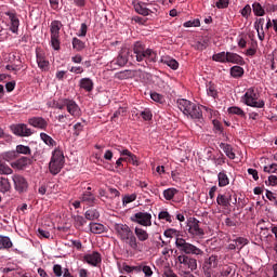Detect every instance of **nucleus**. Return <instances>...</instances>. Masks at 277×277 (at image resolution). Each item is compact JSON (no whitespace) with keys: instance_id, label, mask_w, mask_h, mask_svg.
<instances>
[{"instance_id":"nucleus-60","label":"nucleus","mask_w":277,"mask_h":277,"mask_svg":"<svg viewBox=\"0 0 277 277\" xmlns=\"http://www.w3.org/2000/svg\"><path fill=\"white\" fill-rule=\"evenodd\" d=\"M263 170L267 174H274L275 172H277V163H272L271 166H265Z\"/></svg>"},{"instance_id":"nucleus-3","label":"nucleus","mask_w":277,"mask_h":277,"mask_svg":"<svg viewBox=\"0 0 277 277\" xmlns=\"http://www.w3.org/2000/svg\"><path fill=\"white\" fill-rule=\"evenodd\" d=\"M177 107L185 116H189L193 120H197V122L202 120V109L195 103H192L188 100H179Z\"/></svg>"},{"instance_id":"nucleus-20","label":"nucleus","mask_w":277,"mask_h":277,"mask_svg":"<svg viewBox=\"0 0 277 277\" xmlns=\"http://www.w3.org/2000/svg\"><path fill=\"white\" fill-rule=\"evenodd\" d=\"M133 78H135V70L132 69H126L115 74V79H118L119 81Z\"/></svg>"},{"instance_id":"nucleus-27","label":"nucleus","mask_w":277,"mask_h":277,"mask_svg":"<svg viewBox=\"0 0 277 277\" xmlns=\"http://www.w3.org/2000/svg\"><path fill=\"white\" fill-rule=\"evenodd\" d=\"M8 16L10 17L11 21V31L13 34H17L18 32V26L21 25V21H18V17H16V14L14 13H9Z\"/></svg>"},{"instance_id":"nucleus-2","label":"nucleus","mask_w":277,"mask_h":277,"mask_svg":"<svg viewBox=\"0 0 277 277\" xmlns=\"http://www.w3.org/2000/svg\"><path fill=\"white\" fill-rule=\"evenodd\" d=\"M132 60L137 62L155 63L157 62V51L147 48L146 44L142 41H135L133 44V54L131 55Z\"/></svg>"},{"instance_id":"nucleus-47","label":"nucleus","mask_w":277,"mask_h":277,"mask_svg":"<svg viewBox=\"0 0 277 277\" xmlns=\"http://www.w3.org/2000/svg\"><path fill=\"white\" fill-rule=\"evenodd\" d=\"M72 47L76 51H83V49H85V43L76 37L72 39Z\"/></svg>"},{"instance_id":"nucleus-23","label":"nucleus","mask_w":277,"mask_h":277,"mask_svg":"<svg viewBox=\"0 0 277 277\" xmlns=\"http://www.w3.org/2000/svg\"><path fill=\"white\" fill-rule=\"evenodd\" d=\"M132 250H140V242L137 241V237L132 232L128 238L123 240Z\"/></svg>"},{"instance_id":"nucleus-28","label":"nucleus","mask_w":277,"mask_h":277,"mask_svg":"<svg viewBox=\"0 0 277 277\" xmlns=\"http://www.w3.org/2000/svg\"><path fill=\"white\" fill-rule=\"evenodd\" d=\"M82 202H87L90 207L96 203V197L91 192H84L81 196Z\"/></svg>"},{"instance_id":"nucleus-12","label":"nucleus","mask_w":277,"mask_h":277,"mask_svg":"<svg viewBox=\"0 0 277 277\" xmlns=\"http://www.w3.org/2000/svg\"><path fill=\"white\" fill-rule=\"evenodd\" d=\"M83 261L91 265L92 267H97L103 262V258L97 251H93L92 253H88L83 256Z\"/></svg>"},{"instance_id":"nucleus-25","label":"nucleus","mask_w":277,"mask_h":277,"mask_svg":"<svg viewBox=\"0 0 277 277\" xmlns=\"http://www.w3.org/2000/svg\"><path fill=\"white\" fill-rule=\"evenodd\" d=\"M134 235L137 241H142V242L148 241V238H149L148 232H146L142 227H135Z\"/></svg>"},{"instance_id":"nucleus-10","label":"nucleus","mask_w":277,"mask_h":277,"mask_svg":"<svg viewBox=\"0 0 277 277\" xmlns=\"http://www.w3.org/2000/svg\"><path fill=\"white\" fill-rule=\"evenodd\" d=\"M12 181L18 194H24V192H27V188L29 187V183H27V180L23 175L14 174L12 176Z\"/></svg>"},{"instance_id":"nucleus-35","label":"nucleus","mask_w":277,"mask_h":277,"mask_svg":"<svg viewBox=\"0 0 277 277\" xmlns=\"http://www.w3.org/2000/svg\"><path fill=\"white\" fill-rule=\"evenodd\" d=\"M162 64H166L172 70H179V62L172 57L166 56L161 60Z\"/></svg>"},{"instance_id":"nucleus-11","label":"nucleus","mask_w":277,"mask_h":277,"mask_svg":"<svg viewBox=\"0 0 277 277\" xmlns=\"http://www.w3.org/2000/svg\"><path fill=\"white\" fill-rule=\"evenodd\" d=\"M217 263H219V261H217L216 255H211L208 260H206L203 263L205 276H207V277L213 276V269H215V267H217Z\"/></svg>"},{"instance_id":"nucleus-44","label":"nucleus","mask_w":277,"mask_h":277,"mask_svg":"<svg viewBox=\"0 0 277 277\" xmlns=\"http://www.w3.org/2000/svg\"><path fill=\"white\" fill-rule=\"evenodd\" d=\"M15 153L18 155H31V148L25 145H17Z\"/></svg>"},{"instance_id":"nucleus-9","label":"nucleus","mask_w":277,"mask_h":277,"mask_svg":"<svg viewBox=\"0 0 277 277\" xmlns=\"http://www.w3.org/2000/svg\"><path fill=\"white\" fill-rule=\"evenodd\" d=\"M129 62V51H121L116 58L110 62V68L114 70L127 66Z\"/></svg>"},{"instance_id":"nucleus-34","label":"nucleus","mask_w":277,"mask_h":277,"mask_svg":"<svg viewBox=\"0 0 277 277\" xmlns=\"http://www.w3.org/2000/svg\"><path fill=\"white\" fill-rule=\"evenodd\" d=\"M206 90L208 96H211L212 98H217V87L213 82L207 83Z\"/></svg>"},{"instance_id":"nucleus-42","label":"nucleus","mask_w":277,"mask_h":277,"mask_svg":"<svg viewBox=\"0 0 277 277\" xmlns=\"http://www.w3.org/2000/svg\"><path fill=\"white\" fill-rule=\"evenodd\" d=\"M253 8V14L255 16H265V6L261 5L259 2H254L252 4Z\"/></svg>"},{"instance_id":"nucleus-16","label":"nucleus","mask_w":277,"mask_h":277,"mask_svg":"<svg viewBox=\"0 0 277 277\" xmlns=\"http://www.w3.org/2000/svg\"><path fill=\"white\" fill-rule=\"evenodd\" d=\"M28 123L35 129H41V131H47V127H49V122L42 117H32L28 120Z\"/></svg>"},{"instance_id":"nucleus-32","label":"nucleus","mask_w":277,"mask_h":277,"mask_svg":"<svg viewBox=\"0 0 277 277\" xmlns=\"http://www.w3.org/2000/svg\"><path fill=\"white\" fill-rule=\"evenodd\" d=\"M212 60L213 62H220L221 64H228V52L213 54Z\"/></svg>"},{"instance_id":"nucleus-54","label":"nucleus","mask_w":277,"mask_h":277,"mask_svg":"<svg viewBox=\"0 0 277 277\" xmlns=\"http://www.w3.org/2000/svg\"><path fill=\"white\" fill-rule=\"evenodd\" d=\"M119 116H127V107H119L113 115L111 120H116Z\"/></svg>"},{"instance_id":"nucleus-56","label":"nucleus","mask_w":277,"mask_h":277,"mask_svg":"<svg viewBox=\"0 0 277 277\" xmlns=\"http://www.w3.org/2000/svg\"><path fill=\"white\" fill-rule=\"evenodd\" d=\"M85 124L81 123V122H77L75 126H74V135H81V132L83 131Z\"/></svg>"},{"instance_id":"nucleus-59","label":"nucleus","mask_w":277,"mask_h":277,"mask_svg":"<svg viewBox=\"0 0 277 277\" xmlns=\"http://www.w3.org/2000/svg\"><path fill=\"white\" fill-rule=\"evenodd\" d=\"M265 25V18H259L254 23V28L259 31H263V26Z\"/></svg>"},{"instance_id":"nucleus-64","label":"nucleus","mask_w":277,"mask_h":277,"mask_svg":"<svg viewBox=\"0 0 277 277\" xmlns=\"http://www.w3.org/2000/svg\"><path fill=\"white\" fill-rule=\"evenodd\" d=\"M142 272L145 274V277H153V268H150V266L143 265Z\"/></svg>"},{"instance_id":"nucleus-14","label":"nucleus","mask_w":277,"mask_h":277,"mask_svg":"<svg viewBox=\"0 0 277 277\" xmlns=\"http://www.w3.org/2000/svg\"><path fill=\"white\" fill-rule=\"evenodd\" d=\"M115 230L121 241H124L130 236V234L133 233V230H131V227H129V225L127 224H116Z\"/></svg>"},{"instance_id":"nucleus-41","label":"nucleus","mask_w":277,"mask_h":277,"mask_svg":"<svg viewBox=\"0 0 277 277\" xmlns=\"http://www.w3.org/2000/svg\"><path fill=\"white\" fill-rule=\"evenodd\" d=\"M40 138L42 140V142H44L47 144V146H57V142H55V140H53V137H51L49 134L41 132L40 133Z\"/></svg>"},{"instance_id":"nucleus-45","label":"nucleus","mask_w":277,"mask_h":277,"mask_svg":"<svg viewBox=\"0 0 277 277\" xmlns=\"http://www.w3.org/2000/svg\"><path fill=\"white\" fill-rule=\"evenodd\" d=\"M235 276V271L230 266H225L221 271V274L219 277H234Z\"/></svg>"},{"instance_id":"nucleus-6","label":"nucleus","mask_w":277,"mask_h":277,"mask_svg":"<svg viewBox=\"0 0 277 277\" xmlns=\"http://www.w3.org/2000/svg\"><path fill=\"white\" fill-rule=\"evenodd\" d=\"M130 220L134 224H140V226H153V214L148 212H136L132 216H130Z\"/></svg>"},{"instance_id":"nucleus-62","label":"nucleus","mask_w":277,"mask_h":277,"mask_svg":"<svg viewBox=\"0 0 277 277\" xmlns=\"http://www.w3.org/2000/svg\"><path fill=\"white\" fill-rule=\"evenodd\" d=\"M53 273L56 277H62V275L64 274V271H62V265L55 264L53 266Z\"/></svg>"},{"instance_id":"nucleus-19","label":"nucleus","mask_w":277,"mask_h":277,"mask_svg":"<svg viewBox=\"0 0 277 277\" xmlns=\"http://www.w3.org/2000/svg\"><path fill=\"white\" fill-rule=\"evenodd\" d=\"M227 64H238V66H243L246 61H243V57L237 53L227 52Z\"/></svg>"},{"instance_id":"nucleus-51","label":"nucleus","mask_w":277,"mask_h":277,"mask_svg":"<svg viewBox=\"0 0 277 277\" xmlns=\"http://www.w3.org/2000/svg\"><path fill=\"white\" fill-rule=\"evenodd\" d=\"M158 220H164V222H169V224H172V215L168 211L159 212Z\"/></svg>"},{"instance_id":"nucleus-26","label":"nucleus","mask_w":277,"mask_h":277,"mask_svg":"<svg viewBox=\"0 0 277 277\" xmlns=\"http://www.w3.org/2000/svg\"><path fill=\"white\" fill-rule=\"evenodd\" d=\"M12 192V184L8 177H0V194Z\"/></svg>"},{"instance_id":"nucleus-36","label":"nucleus","mask_w":277,"mask_h":277,"mask_svg":"<svg viewBox=\"0 0 277 277\" xmlns=\"http://www.w3.org/2000/svg\"><path fill=\"white\" fill-rule=\"evenodd\" d=\"M217 181H219V187H226V185H229L230 183L228 175L224 171L217 174Z\"/></svg>"},{"instance_id":"nucleus-5","label":"nucleus","mask_w":277,"mask_h":277,"mask_svg":"<svg viewBox=\"0 0 277 277\" xmlns=\"http://www.w3.org/2000/svg\"><path fill=\"white\" fill-rule=\"evenodd\" d=\"M62 168H64V151L55 148L49 163V171L55 176L62 172Z\"/></svg>"},{"instance_id":"nucleus-4","label":"nucleus","mask_w":277,"mask_h":277,"mask_svg":"<svg viewBox=\"0 0 277 277\" xmlns=\"http://www.w3.org/2000/svg\"><path fill=\"white\" fill-rule=\"evenodd\" d=\"M242 103L248 107H254L255 109H263L265 107V101L260 98L259 92L254 88H250L242 96Z\"/></svg>"},{"instance_id":"nucleus-38","label":"nucleus","mask_w":277,"mask_h":277,"mask_svg":"<svg viewBox=\"0 0 277 277\" xmlns=\"http://www.w3.org/2000/svg\"><path fill=\"white\" fill-rule=\"evenodd\" d=\"M228 114L234 116H239V118H243L246 120V111L241 109L239 106H232L227 109Z\"/></svg>"},{"instance_id":"nucleus-53","label":"nucleus","mask_w":277,"mask_h":277,"mask_svg":"<svg viewBox=\"0 0 277 277\" xmlns=\"http://www.w3.org/2000/svg\"><path fill=\"white\" fill-rule=\"evenodd\" d=\"M141 117L146 121L153 120V111H150L149 108H145L141 111Z\"/></svg>"},{"instance_id":"nucleus-30","label":"nucleus","mask_w":277,"mask_h":277,"mask_svg":"<svg viewBox=\"0 0 277 277\" xmlns=\"http://www.w3.org/2000/svg\"><path fill=\"white\" fill-rule=\"evenodd\" d=\"M89 227L91 233H93L94 235H101L105 233V225L101 223H90Z\"/></svg>"},{"instance_id":"nucleus-18","label":"nucleus","mask_w":277,"mask_h":277,"mask_svg":"<svg viewBox=\"0 0 277 277\" xmlns=\"http://www.w3.org/2000/svg\"><path fill=\"white\" fill-rule=\"evenodd\" d=\"M146 2H133V8L136 14H141V16H148L150 14V9H147Z\"/></svg>"},{"instance_id":"nucleus-58","label":"nucleus","mask_w":277,"mask_h":277,"mask_svg":"<svg viewBox=\"0 0 277 277\" xmlns=\"http://www.w3.org/2000/svg\"><path fill=\"white\" fill-rule=\"evenodd\" d=\"M13 170L5 163H0V174H12Z\"/></svg>"},{"instance_id":"nucleus-31","label":"nucleus","mask_w":277,"mask_h":277,"mask_svg":"<svg viewBox=\"0 0 277 277\" xmlns=\"http://www.w3.org/2000/svg\"><path fill=\"white\" fill-rule=\"evenodd\" d=\"M60 29H62V22L52 21L51 26H50L51 36L60 37Z\"/></svg>"},{"instance_id":"nucleus-39","label":"nucleus","mask_w":277,"mask_h":277,"mask_svg":"<svg viewBox=\"0 0 277 277\" xmlns=\"http://www.w3.org/2000/svg\"><path fill=\"white\" fill-rule=\"evenodd\" d=\"M243 67L241 66H233L230 68V76L234 78V79H239L241 77H243Z\"/></svg>"},{"instance_id":"nucleus-57","label":"nucleus","mask_w":277,"mask_h":277,"mask_svg":"<svg viewBox=\"0 0 277 277\" xmlns=\"http://www.w3.org/2000/svg\"><path fill=\"white\" fill-rule=\"evenodd\" d=\"M241 16L243 18H248L252 14V6L250 4L245 5V8L240 11Z\"/></svg>"},{"instance_id":"nucleus-15","label":"nucleus","mask_w":277,"mask_h":277,"mask_svg":"<svg viewBox=\"0 0 277 277\" xmlns=\"http://www.w3.org/2000/svg\"><path fill=\"white\" fill-rule=\"evenodd\" d=\"M250 240H248V238L237 237L228 245V250H238V252H241L243 247L248 246Z\"/></svg>"},{"instance_id":"nucleus-50","label":"nucleus","mask_w":277,"mask_h":277,"mask_svg":"<svg viewBox=\"0 0 277 277\" xmlns=\"http://www.w3.org/2000/svg\"><path fill=\"white\" fill-rule=\"evenodd\" d=\"M135 200H137L136 194L126 195L122 199L123 207H127L130 202H135Z\"/></svg>"},{"instance_id":"nucleus-8","label":"nucleus","mask_w":277,"mask_h":277,"mask_svg":"<svg viewBox=\"0 0 277 277\" xmlns=\"http://www.w3.org/2000/svg\"><path fill=\"white\" fill-rule=\"evenodd\" d=\"M10 129L12 133L18 137H30V135H34L31 129H29L25 123L12 124Z\"/></svg>"},{"instance_id":"nucleus-24","label":"nucleus","mask_w":277,"mask_h":277,"mask_svg":"<svg viewBox=\"0 0 277 277\" xmlns=\"http://www.w3.org/2000/svg\"><path fill=\"white\" fill-rule=\"evenodd\" d=\"M79 87L82 90H85V92H92V90H94V81H92L90 78H82L79 81Z\"/></svg>"},{"instance_id":"nucleus-61","label":"nucleus","mask_w":277,"mask_h":277,"mask_svg":"<svg viewBox=\"0 0 277 277\" xmlns=\"http://www.w3.org/2000/svg\"><path fill=\"white\" fill-rule=\"evenodd\" d=\"M51 45L54 51H60V37L51 36Z\"/></svg>"},{"instance_id":"nucleus-22","label":"nucleus","mask_w":277,"mask_h":277,"mask_svg":"<svg viewBox=\"0 0 277 277\" xmlns=\"http://www.w3.org/2000/svg\"><path fill=\"white\" fill-rule=\"evenodd\" d=\"M119 153L122 157H126V161H128V163H132V166H137V156H135V154L129 151V149L119 150Z\"/></svg>"},{"instance_id":"nucleus-17","label":"nucleus","mask_w":277,"mask_h":277,"mask_svg":"<svg viewBox=\"0 0 277 277\" xmlns=\"http://www.w3.org/2000/svg\"><path fill=\"white\" fill-rule=\"evenodd\" d=\"M37 64L40 70H49V60H47V54L42 50L36 51Z\"/></svg>"},{"instance_id":"nucleus-37","label":"nucleus","mask_w":277,"mask_h":277,"mask_svg":"<svg viewBox=\"0 0 277 277\" xmlns=\"http://www.w3.org/2000/svg\"><path fill=\"white\" fill-rule=\"evenodd\" d=\"M87 219L81 216V215H75L74 216V226L75 228H77V230H81L83 228V226H85L87 222L85 221Z\"/></svg>"},{"instance_id":"nucleus-21","label":"nucleus","mask_w":277,"mask_h":277,"mask_svg":"<svg viewBox=\"0 0 277 277\" xmlns=\"http://www.w3.org/2000/svg\"><path fill=\"white\" fill-rule=\"evenodd\" d=\"M31 163V159L28 157H22L14 162L11 163V168H15L16 170H23V168H27Z\"/></svg>"},{"instance_id":"nucleus-48","label":"nucleus","mask_w":277,"mask_h":277,"mask_svg":"<svg viewBox=\"0 0 277 277\" xmlns=\"http://www.w3.org/2000/svg\"><path fill=\"white\" fill-rule=\"evenodd\" d=\"M150 98L151 101H155V103H159L160 105H163V103H166V97L157 92L150 93Z\"/></svg>"},{"instance_id":"nucleus-7","label":"nucleus","mask_w":277,"mask_h":277,"mask_svg":"<svg viewBox=\"0 0 277 277\" xmlns=\"http://www.w3.org/2000/svg\"><path fill=\"white\" fill-rule=\"evenodd\" d=\"M187 228L192 237H202L205 235V229L200 227V221L196 217H189L187 220Z\"/></svg>"},{"instance_id":"nucleus-63","label":"nucleus","mask_w":277,"mask_h":277,"mask_svg":"<svg viewBox=\"0 0 277 277\" xmlns=\"http://www.w3.org/2000/svg\"><path fill=\"white\" fill-rule=\"evenodd\" d=\"M264 10L266 12H277V4L265 3L264 4Z\"/></svg>"},{"instance_id":"nucleus-13","label":"nucleus","mask_w":277,"mask_h":277,"mask_svg":"<svg viewBox=\"0 0 277 277\" xmlns=\"http://www.w3.org/2000/svg\"><path fill=\"white\" fill-rule=\"evenodd\" d=\"M66 110L70 116L74 118H79L81 116V108L79 107V104L75 102L74 100L67 98L65 102Z\"/></svg>"},{"instance_id":"nucleus-46","label":"nucleus","mask_w":277,"mask_h":277,"mask_svg":"<svg viewBox=\"0 0 277 277\" xmlns=\"http://www.w3.org/2000/svg\"><path fill=\"white\" fill-rule=\"evenodd\" d=\"M179 194V189L176 188H168L163 190V198L167 200H172L174 198V195Z\"/></svg>"},{"instance_id":"nucleus-49","label":"nucleus","mask_w":277,"mask_h":277,"mask_svg":"<svg viewBox=\"0 0 277 277\" xmlns=\"http://www.w3.org/2000/svg\"><path fill=\"white\" fill-rule=\"evenodd\" d=\"M216 203L220 206V207H229L228 206V199L226 198V195H223V194H219L217 197H216Z\"/></svg>"},{"instance_id":"nucleus-33","label":"nucleus","mask_w":277,"mask_h":277,"mask_svg":"<svg viewBox=\"0 0 277 277\" xmlns=\"http://www.w3.org/2000/svg\"><path fill=\"white\" fill-rule=\"evenodd\" d=\"M220 148H222V150L225 153L228 159H235L236 156H235V151H233V146L226 143H221Z\"/></svg>"},{"instance_id":"nucleus-43","label":"nucleus","mask_w":277,"mask_h":277,"mask_svg":"<svg viewBox=\"0 0 277 277\" xmlns=\"http://www.w3.org/2000/svg\"><path fill=\"white\" fill-rule=\"evenodd\" d=\"M2 159L4 161H14V159H18V154L16 150L5 151L2 154Z\"/></svg>"},{"instance_id":"nucleus-29","label":"nucleus","mask_w":277,"mask_h":277,"mask_svg":"<svg viewBox=\"0 0 277 277\" xmlns=\"http://www.w3.org/2000/svg\"><path fill=\"white\" fill-rule=\"evenodd\" d=\"M13 246L10 237L0 235V250H10Z\"/></svg>"},{"instance_id":"nucleus-52","label":"nucleus","mask_w":277,"mask_h":277,"mask_svg":"<svg viewBox=\"0 0 277 277\" xmlns=\"http://www.w3.org/2000/svg\"><path fill=\"white\" fill-rule=\"evenodd\" d=\"M183 27H200V19L195 18V19L187 21L183 24Z\"/></svg>"},{"instance_id":"nucleus-1","label":"nucleus","mask_w":277,"mask_h":277,"mask_svg":"<svg viewBox=\"0 0 277 277\" xmlns=\"http://www.w3.org/2000/svg\"><path fill=\"white\" fill-rule=\"evenodd\" d=\"M175 247L182 254L177 256V262L184 269H189V272H196L198 269V260L196 256H203L205 251L198 248L196 245L187 242L185 238H176Z\"/></svg>"},{"instance_id":"nucleus-55","label":"nucleus","mask_w":277,"mask_h":277,"mask_svg":"<svg viewBox=\"0 0 277 277\" xmlns=\"http://www.w3.org/2000/svg\"><path fill=\"white\" fill-rule=\"evenodd\" d=\"M163 235H164V237L172 239V237H179V230H176L174 228H169V229L164 230Z\"/></svg>"},{"instance_id":"nucleus-40","label":"nucleus","mask_w":277,"mask_h":277,"mask_svg":"<svg viewBox=\"0 0 277 277\" xmlns=\"http://www.w3.org/2000/svg\"><path fill=\"white\" fill-rule=\"evenodd\" d=\"M84 217L92 222L94 220H98V217H101V213H98L96 209H90L84 213Z\"/></svg>"}]
</instances>
